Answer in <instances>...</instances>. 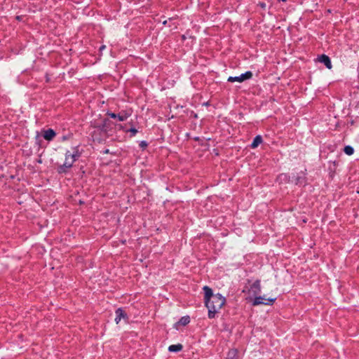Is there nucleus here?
<instances>
[{
    "mask_svg": "<svg viewBox=\"0 0 359 359\" xmlns=\"http://www.w3.org/2000/svg\"><path fill=\"white\" fill-rule=\"evenodd\" d=\"M72 150V152L69 151H66L64 163L57 168V172L59 173L67 172L68 170L73 166L74 162L81 156V152L79 150V147H73Z\"/></svg>",
    "mask_w": 359,
    "mask_h": 359,
    "instance_id": "obj_1",
    "label": "nucleus"
},
{
    "mask_svg": "<svg viewBox=\"0 0 359 359\" xmlns=\"http://www.w3.org/2000/svg\"><path fill=\"white\" fill-rule=\"evenodd\" d=\"M225 302V298L219 293L215 294L209 301H205V306L208 309V318H215V314L222 309Z\"/></svg>",
    "mask_w": 359,
    "mask_h": 359,
    "instance_id": "obj_2",
    "label": "nucleus"
},
{
    "mask_svg": "<svg viewBox=\"0 0 359 359\" xmlns=\"http://www.w3.org/2000/svg\"><path fill=\"white\" fill-rule=\"evenodd\" d=\"M132 114L131 110H122L118 114L107 111V115L111 118H117L119 121H124Z\"/></svg>",
    "mask_w": 359,
    "mask_h": 359,
    "instance_id": "obj_3",
    "label": "nucleus"
},
{
    "mask_svg": "<svg viewBox=\"0 0 359 359\" xmlns=\"http://www.w3.org/2000/svg\"><path fill=\"white\" fill-rule=\"evenodd\" d=\"M252 77V73L250 71H248L244 74H241L238 76H229L227 79L229 82L233 83V82H243L245 80L250 79Z\"/></svg>",
    "mask_w": 359,
    "mask_h": 359,
    "instance_id": "obj_4",
    "label": "nucleus"
},
{
    "mask_svg": "<svg viewBox=\"0 0 359 359\" xmlns=\"http://www.w3.org/2000/svg\"><path fill=\"white\" fill-rule=\"evenodd\" d=\"M276 298H269L268 299H266L264 297H255L252 305L257 306L259 304H265V305H271L273 304V302L276 301Z\"/></svg>",
    "mask_w": 359,
    "mask_h": 359,
    "instance_id": "obj_5",
    "label": "nucleus"
},
{
    "mask_svg": "<svg viewBox=\"0 0 359 359\" xmlns=\"http://www.w3.org/2000/svg\"><path fill=\"white\" fill-rule=\"evenodd\" d=\"M318 60L320 62L324 64L327 69H332V65L331 62V60L327 55L323 54L320 55Z\"/></svg>",
    "mask_w": 359,
    "mask_h": 359,
    "instance_id": "obj_6",
    "label": "nucleus"
},
{
    "mask_svg": "<svg viewBox=\"0 0 359 359\" xmlns=\"http://www.w3.org/2000/svg\"><path fill=\"white\" fill-rule=\"evenodd\" d=\"M250 292L254 295H257L261 292V285L259 280H255L251 285Z\"/></svg>",
    "mask_w": 359,
    "mask_h": 359,
    "instance_id": "obj_7",
    "label": "nucleus"
},
{
    "mask_svg": "<svg viewBox=\"0 0 359 359\" xmlns=\"http://www.w3.org/2000/svg\"><path fill=\"white\" fill-rule=\"evenodd\" d=\"M115 313H116L115 322L116 324H118L122 318H123V319L128 318L126 313L121 308L117 309L116 310Z\"/></svg>",
    "mask_w": 359,
    "mask_h": 359,
    "instance_id": "obj_8",
    "label": "nucleus"
},
{
    "mask_svg": "<svg viewBox=\"0 0 359 359\" xmlns=\"http://www.w3.org/2000/svg\"><path fill=\"white\" fill-rule=\"evenodd\" d=\"M56 136V133L51 128L43 130V137L46 140L51 141Z\"/></svg>",
    "mask_w": 359,
    "mask_h": 359,
    "instance_id": "obj_9",
    "label": "nucleus"
},
{
    "mask_svg": "<svg viewBox=\"0 0 359 359\" xmlns=\"http://www.w3.org/2000/svg\"><path fill=\"white\" fill-rule=\"evenodd\" d=\"M203 290L205 293V295H204L205 302L209 301L210 299L212 298V297H214L215 294H213L212 290L210 287L205 285L203 287Z\"/></svg>",
    "mask_w": 359,
    "mask_h": 359,
    "instance_id": "obj_10",
    "label": "nucleus"
},
{
    "mask_svg": "<svg viewBox=\"0 0 359 359\" xmlns=\"http://www.w3.org/2000/svg\"><path fill=\"white\" fill-rule=\"evenodd\" d=\"M262 142V137L261 135H257L252 142L251 143L250 147L252 149L257 148Z\"/></svg>",
    "mask_w": 359,
    "mask_h": 359,
    "instance_id": "obj_11",
    "label": "nucleus"
},
{
    "mask_svg": "<svg viewBox=\"0 0 359 359\" xmlns=\"http://www.w3.org/2000/svg\"><path fill=\"white\" fill-rule=\"evenodd\" d=\"M109 123V119H107V118H104L102 121V123L97 126V128L101 130V131H103V132H107L108 130V125Z\"/></svg>",
    "mask_w": 359,
    "mask_h": 359,
    "instance_id": "obj_12",
    "label": "nucleus"
},
{
    "mask_svg": "<svg viewBox=\"0 0 359 359\" xmlns=\"http://www.w3.org/2000/svg\"><path fill=\"white\" fill-rule=\"evenodd\" d=\"M182 348L183 346L181 344H172L168 347V351L170 352H178L182 351Z\"/></svg>",
    "mask_w": 359,
    "mask_h": 359,
    "instance_id": "obj_13",
    "label": "nucleus"
},
{
    "mask_svg": "<svg viewBox=\"0 0 359 359\" xmlns=\"http://www.w3.org/2000/svg\"><path fill=\"white\" fill-rule=\"evenodd\" d=\"M277 180L280 182H288L290 181V176L285 173H281L277 177Z\"/></svg>",
    "mask_w": 359,
    "mask_h": 359,
    "instance_id": "obj_14",
    "label": "nucleus"
},
{
    "mask_svg": "<svg viewBox=\"0 0 359 359\" xmlns=\"http://www.w3.org/2000/svg\"><path fill=\"white\" fill-rule=\"evenodd\" d=\"M295 184H306V177L304 175L301 176H297L295 179Z\"/></svg>",
    "mask_w": 359,
    "mask_h": 359,
    "instance_id": "obj_15",
    "label": "nucleus"
},
{
    "mask_svg": "<svg viewBox=\"0 0 359 359\" xmlns=\"http://www.w3.org/2000/svg\"><path fill=\"white\" fill-rule=\"evenodd\" d=\"M190 322V318L189 316H183L182 317L180 320L178 321V324H180L182 325H187Z\"/></svg>",
    "mask_w": 359,
    "mask_h": 359,
    "instance_id": "obj_16",
    "label": "nucleus"
},
{
    "mask_svg": "<svg viewBox=\"0 0 359 359\" xmlns=\"http://www.w3.org/2000/svg\"><path fill=\"white\" fill-rule=\"evenodd\" d=\"M236 355H237V350L231 349L228 352L227 359H237Z\"/></svg>",
    "mask_w": 359,
    "mask_h": 359,
    "instance_id": "obj_17",
    "label": "nucleus"
},
{
    "mask_svg": "<svg viewBox=\"0 0 359 359\" xmlns=\"http://www.w3.org/2000/svg\"><path fill=\"white\" fill-rule=\"evenodd\" d=\"M344 151L348 156L352 155L354 153V149L350 145H347L344 147Z\"/></svg>",
    "mask_w": 359,
    "mask_h": 359,
    "instance_id": "obj_18",
    "label": "nucleus"
},
{
    "mask_svg": "<svg viewBox=\"0 0 359 359\" xmlns=\"http://www.w3.org/2000/svg\"><path fill=\"white\" fill-rule=\"evenodd\" d=\"M126 131L131 133V136H135L137 133V130L134 128H131L130 129H129Z\"/></svg>",
    "mask_w": 359,
    "mask_h": 359,
    "instance_id": "obj_19",
    "label": "nucleus"
},
{
    "mask_svg": "<svg viewBox=\"0 0 359 359\" xmlns=\"http://www.w3.org/2000/svg\"><path fill=\"white\" fill-rule=\"evenodd\" d=\"M106 46L104 45H102L100 47V51H102L104 49H105Z\"/></svg>",
    "mask_w": 359,
    "mask_h": 359,
    "instance_id": "obj_20",
    "label": "nucleus"
},
{
    "mask_svg": "<svg viewBox=\"0 0 359 359\" xmlns=\"http://www.w3.org/2000/svg\"><path fill=\"white\" fill-rule=\"evenodd\" d=\"M259 5L262 8H265L266 6V4L264 3H260Z\"/></svg>",
    "mask_w": 359,
    "mask_h": 359,
    "instance_id": "obj_21",
    "label": "nucleus"
},
{
    "mask_svg": "<svg viewBox=\"0 0 359 359\" xmlns=\"http://www.w3.org/2000/svg\"><path fill=\"white\" fill-rule=\"evenodd\" d=\"M141 145L142 146H147V144L145 142H142Z\"/></svg>",
    "mask_w": 359,
    "mask_h": 359,
    "instance_id": "obj_22",
    "label": "nucleus"
},
{
    "mask_svg": "<svg viewBox=\"0 0 359 359\" xmlns=\"http://www.w3.org/2000/svg\"><path fill=\"white\" fill-rule=\"evenodd\" d=\"M109 152V149H106V150L104 151V154H108Z\"/></svg>",
    "mask_w": 359,
    "mask_h": 359,
    "instance_id": "obj_23",
    "label": "nucleus"
}]
</instances>
